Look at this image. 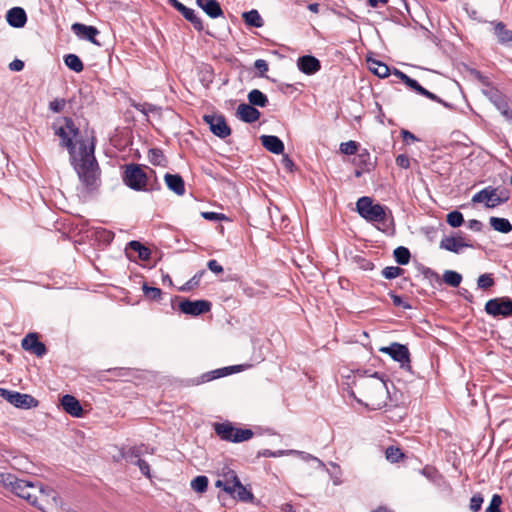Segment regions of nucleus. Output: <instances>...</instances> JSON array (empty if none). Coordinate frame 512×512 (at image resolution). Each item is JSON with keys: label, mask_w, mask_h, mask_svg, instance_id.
Returning a JSON list of instances; mask_svg holds the SVG:
<instances>
[{"label": "nucleus", "mask_w": 512, "mask_h": 512, "mask_svg": "<svg viewBox=\"0 0 512 512\" xmlns=\"http://www.w3.org/2000/svg\"><path fill=\"white\" fill-rule=\"evenodd\" d=\"M144 296L152 301H159L162 297V290L157 287H151L148 284L144 283L142 286Z\"/></svg>", "instance_id": "nucleus-41"}, {"label": "nucleus", "mask_w": 512, "mask_h": 512, "mask_svg": "<svg viewBox=\"0 0 512 512\" xmlns=\"http://www.w3.org/2000/svg\"><path fill=\"white\" fill-rule=\"evenodd\" d=\"M354 261L358 265V267L364 271H371L375 267L373 262H371L369 259H366L362 256H356L354 258Z\"/></svg>", "instance_id": "nucleus-52"}, {"label": "nucleus", "mask_w": 512, "mask_h": 512, "mask_svg": "<svg viewBox=\"0 0 512 512\" xmlns=\"http://www.w3.org/2000/svg\"><path fill=\"white\" fill-rule=\"evenodd\" d=\"M356 165L366 171H369L373 167L371 155L367 149H363L357 154Z\"/></svg>", "instance_id": "nucleus-35"}, {"label": "nucleus", "mask_w": 512, "mask_h": 512, "mask_svg": "<svg viewBox=\"0 0 512 512\" xmlns=\"http://www.w3.org/2000/svg\"><path fill=\"white\" fill-rule=\"evenodd\" d=\"M135 465H137L141 471V473L143 475H145L146 477L150 478L151 475H150V466L149 464L142 460V459H138L134 462Z\"/></svg>", "instance_id": "nucleus-60"}, {"label": "nucleus", "mask_w": 512, "mask_h": 512, "mask_svg": "<svg viewBox=\"0 0 512 512\" xmlns=\"http://www.w3.org/2000/svg\"><path fill=\"white\" fill-rule=\"evenodd\" d=\"M403 273H404V269H402L398 266H387L381 272L382 276L385 279H389V280L399 277Z\"/></svg>", "instance_id": "nucleus-47"}, {"label": "nucleus", "mask_w": 512, "mask_h": 512, "mask_svg": "<svg viewBox=\"0 0 512 512\" xmlns=\"http://www.w3.org/2000/svg\"><path fill=\"white\" fill-rule=\"evenodd\" d=\"M179 310L186 315L199 316L211 310V302L207 300L191 301L184 299L178 304Z\"/></svg>", "instance_id": "nucleus-11"}, {"label": "nucleus", "mask_w": 512, "mask_h": 512, "mask_svg": "<svg viewBox=\"0 0 512 512\" xmlns=\"http://www.w3.org/2000/svg\"><path fill=\"white\" fill-rule=\"evenodd\" d=\"M483 94L492 102L495 106L505 99V96L496 87L489 86L482 90Z\"/></svg>", "instance_id": "nucleus-39"}, {"label": "nucleus", "mask_w": 512, "mask_h": 512, "mask_svg": "<svg viewBox=\"0 0 512 512\" xmlns=\"http://www.w3.org/2000/svg\"><path fill=\"white\" fill-rule=\"evenodd\" d=\"M202 274H203V272H201L199 275L198 274L194 275L184 285L179 287L178 290L181 292H187V291L191 290L192 288H194L195 286H197L199 284Z\"/></svg>", "instance_id": "nucleus-53"}, {"label": "nucleus", "mask_w": 512, "mask_h": 512, "mask_svg": "<svg viewBox=\"0 0 512 512\" xmlns=\"http://www.w3.org/2000/svg\"><path fill=\"white\" fill-rule=\"evenodd\" d=\"M356 211L366 221L386 225L392 219L390 210L379 203L374 204L368 196L360 197L356 202Z\"/></svg>", "instance_id": "nucleus-4"}, {"label": "nucleus", "mask_w": 512, "mask_h": 512, "mask_svg": "<svg viewBox=\"0 0 512 512\" xmlns=\"http://www.w3.org/2000/svg\"><path fill=\"white\" fill-rule=\"evenodd\" d=\"M22 348L35 354L37 357H42L46 354L47 349L44 343L39 341L37 333H28L22 339Z\"/></svg>", "instance_id": "nucleus-14"}, {"label": "nucleus", "mask_w": 512, "mask_h": 512, "mask_svg": "<svg viewBox=\"0 0 512 512\" xmlns=\"http://www.w3.org/2000/svg\"><path fill=\"white\" fill-rule=\"evenodd\" d=\"M63 410L73 417H81L83 414L82 406L77 398L66 394L61 398Z\"/></svg>", "instance_id": "nucleus-19"}, {"label": "nucleus", "mask_w": 512, "mask_h": 512, "mask_svg": "<svg viewBox=\"0 0 512 512\" xmlns=\"http://www.w3.org/2000/svg\"><path fill=\"white\" fill-rule=\"evenodd\" d=\"M197 5L211 18L223 15V10L216 0H196Z\"/></svg>", "instance_id": "nucleus-24"}, {"label": "nucleus", "mask_w": 512, "mask_h": 512, "mask_svg": "<svg viewBox=\"0 0 512 512\" xmlns=\"http://www.w3.org/2000/svg\"><path fill=\"white\" fill-rule=\"evenodd\" d=\"M386 459L391 463H397L404 458V454L400 448L389 446L385 451Z\"/></svg>", "instance_id": "nucleus-43"}, {"label": "nucleus", "mask_w": 512, "mask_h": 512, "mask_svg": "<svg viewBox=\"0 0 512 512\" xmlns=\"http://www.w3.org/2000/svg\"><path fill=\"white\" fill-rule=\"evenodd\" d=\"M64 125H54L55 134L61 139V146L66 147L71 164L77 173L83 189L87 193H92L101 185V170L95 158L94 138L87 144L84 141L79 142V150L76 151L74 138L79 134V129L74 121L69 118H63Z\"/></svg>", "instance_id": "nucleus-1"}, {"label": "nucleus", "mask_w": 512, "mask_h": 512, "mask_svg": "<svg viewBox=\"0 0 512 512\" xmlns=\"http://www.w3.org/2000/svg\"><path fill=\"white\" fill-rule=\"evenodd\" d=\"M368 65H369L370 71L380 78H385L390 74L389 67L381 61L368 60Z\"/></svg>", "instance_id": "nucleus-31"}, {"label": "nucleus", "mask_w": 512, "mask_h": 512, "mask_svg": "<svg viewBox=\"0 0 512 512\" xmlns=\"http://www.w3.org/2000/svg\"><path fill=\"white\" fill-rule=\"evenodd\" d=\"M340 151L345 155H354L358 151V143L353 140L343 142L340 144Z\"/></svg>", "instance_id": "nucleus-49"}, {"label": "nucleus", "mask_w": 512, "mask_h": 512, "mask_svg": "<svg viewBox=\"0 0 512 512\" xmlns=\"http://www.w3.org/2000/svg\"><path fill=\"white\" fill-rule=\"evenodd\" d=\"M148 160L152 165L155 166H165L166 165V158L159 148H151L148 151Z\"/></svg>", "instance_id": "nucleus-37"}, {"label": "nucleus", "mask_w": 512, "mask_h": 512, "mask_svg": "<svg viewBox=\"0 0 512 512\" xmlns=\"http://www.w3.org/2000/svg\"><path fill=\"white\" fill-rule=\"evenodd\" d=\"M167 187L175 194L182 196L185 194V183L179 174L166 173L164 176Z\"/></svg>", "instance_id": "nucleus-23"}, {"label": "nucleus", "mask_w": 512, "mask_h": 512, "mask_svg": "<svg viewBox=\"0 0 512 512\" xmlns=\"http://www.w3.org/2000/svg\"><path fill=\"white\" fill-rule=\"evenodd\" d=\"M235 368H236V366H231V367H225L222 369H216L214 371H211L204 375V377L206 378L205 381H211L213 379L226 376L229 373H231L232 369H235Z\"/></svg>", "instance_id": "nucleus-48"}, {"label": "nucleus", "mask_w": 512, "mask_h": 512, "mask_svg": "<svg viewBox=\"0 0 512 512\" xmlns=\"http://www.w3.org/2000/svg\"><path fill=\"white\" fill-rule=\"evenodd\" d=\"M420 473L433 483H437L441 479L438 470L430 465H426L420 470Z\"/></svg>", "instance_id": "nucleus-44"}, {"label": "nucleus", "mask_w": 512, "mask_h": 512, "mask_svg": "<svg viewBox=\"0 0 512 512\" xmlns=\"http://www.w3.org/2000/svg\"><path fill=\"white\" fill-rule=\"evenodd\" d=\"M380 351L397 361L402 368H410V352L407 346L394 342L387 347H382Z\"/></svg>", "instance_id": "nucleus-9"}, {"label": "nucleus", "mask_w": 512, "mask_h": 512, "mask_svg": "<svg viewBox=\"0 0 512 512\" xmlns=\"http://www.w3.org/2000/svg\"><path fill=\"white\" fill-rule=\"evenodd\" d=\"M234 499H237L238 501L242 502H251L254 499L253 493L248 490L241 481L239 484L235 487L234 494H229Z\"/></svg>", "instance_id": "nucleus-32"}, {"label": "nucleus", "mask_w": 512, "mask_h": 512, "mask_svg": "<svg viewBox=\"0 0 512 512\" xmlns=\"http://www.w3.org/2000/svg\"><path fill=\"white\" fill-rule=\"evenodd\" d=\"M146 452V447L144 445L133 446L128 448L125 452L122 453L123 457L134 464V462Z\"/></svg>", "instance_id": "nucleus-34"}, {"label": "nucleus", "mask_w": 512, "mask_h": 512, "mask_svg": "<svg viewBox=\"0 0 512 512\" xmlns=\"http://www.w3.org/2000/svg\"><path fill=\"white\" fill-rule=\"evenodd\" d=\"M0 484L10 489L18 497L25 499L29 504L37 502L38 484L18 479L14 474L0 472Z\"/></svg>", "instance_id": "nucleus-3"}, {"label": "nucleus", "mask_w": 512, "mask_h": 512, "mask_svg": "<svg viewBox=\"0 0 512 512\" xmlns=\"http://www.w3.org/2000/svg\"><path fill=\"white\" fill-rule=\"evenodd\" d=\"M396 165L403 168V169H408L410 167V159L407 155L405 154H400L396 157Z\"/></svg>", "instance_id": "nucleus-63"}, {"label": "nucleus", "mask_w": 512, "mask_h": 512, "mask_svg": "<svg viewBox=\"0 0 512 512\" xmlns=\"http://www.w3.org/2000/svg\"><path fill=\"white\" fill-rule=\"evenodd\" d=\"M298 69L307 75H313L321 69L320 61L311 55H304L298 58Z\"/></svg>", "instance_id": "nucleus-17"}, {"label": "nucleus", "mask_w": 512, "mask_h": 512, "mask_svg": "<svg viewBox=\"0 0 512 512\" xmlns=\"http://www.w3.org/2000/svg\"><path fill=\"white\" fill-rule=\"evenodd\" d=\"M17 391L7 390L5 388H0V396L4 398L10 404H13L14 399L16 397Z\"/></svg>", "instance_id": "nucleus-61"}, {"label": "nucleus", "mask_w": 512, "mask_h": 512, "mask_svg": "<svg viewBox=\"0 0 512 512\" xmlns=\"http://www.w3.org/2000/svg\"><path fill=\"white\" fill-rule=\"evenodd\" d=\"M262 146L273 154H282L284 151V143L275 135L260 136Z\"/></svg>", "instance_id": "nucleus-22"}, {"label": "nucleus", "mask_w": 512, "mask_h": 512, "mask_svg": "<svg viewBox=\"0 0 512 512\" xmlns=\"http://www.w3.org/2000/svg\"><path fill=\"white\" fill-rule=\"evenodd\" d=\"M465 247H473V245L467 243L462 235H458L456 237L448 236L443 238L440 242L441 249H445L456 254L460 253Z\"/></svg>", "instance_id": "nucleus-16"}, {"label": "nucleus", "mask_w": 512, "mask_h": 512, "mask_svg": "<svg viewBox=\"0 0 512 512\" xmlns=\"http://www.w3.org/2000/svg\"><path fill=\"white\" fill-rule=\"evenodd\" d=\"M248 101L251 105L258 107H265L268 104L267 96L258 89L249 92Z\"/></svg>", "instance_id": "nucleus-33"}, {"label": "nucleus", "mask_w": 512, "mask_h": 512, "mask_svg": "<svg viewBox=\"0 0 512 512\" xmlns=\"http://www.w3.org/2000/svg\"><path fill=\"white\" fill-rule=\"evenodd\" d=\"M330 465L337 470L336 473H331L330 476H331V479L333 481V484L338 486V485H340L342 483V480H341V475H342L341 469H340L339 465L334 463V462H331Z\"/></svg>", "instance_id": "nucleus-59"}, {"label": "nucleus", "mask_w": 512, "mask_h": 512, "mask_svg": "<svg viewBox=\"0 0 512 512\" xmlns=\"http://www.w3.org/2000/svg\"><path fill=\"white\" fill-rule=\"evenodd\" d=\"M73 33L83 39H86L94 44H98L95 37L99 34V31L94 26H87L82 23H74L71 26Z\"/></svg>", "instance_id": "nucleus-18"}, {"label": "nucleus", "mask_w": 512, "mask_h": 512, "mask_svg": "<svg viewBox=\"0 0 512 512\" xmlns=\"http://www.w3.org/2000/svg\"><path fill=\"white\" fill-rule=\"evenodd\" d=\"M508 200V197H499L496 194V189L492 187H487L477 192L472 197V202L474 203H482L485 202L487 208H494L501 203H504Z\"/></svg>", "instance_id": "nucleus-12"}, {"label": "nucleus", "mask_w": 512, "mask_h": 512, "mask_svg": "<svg viewBox=\"0 0 512 512\" xmlns=\"http://www.w3.org/2000/svg\"><path fill=\"white\" fill-rule=\"evenodd\" d=\"M443 281L451 287H458L462 281V275L453 270H446L443 274Z\"/></svg>", "instance_id": "nucleus-40"}, {"label": "nucleus", "mask_w": 512, "mask_h": 512, "mask_svg": "<svg viewBox=\"0 0 512 512\" xmlns=\"http://www.w3.org/2000/svg\"><path fill=\"white\" fill-rule=\"evenodd\" d=\"M289 453H291L292 455H297L299 456L303 461H315L317 464H318V467L320 468H325V464L322 460H320L319 458L313 456L312 454H309L307 452H304V451H299V450H289Z\"/></svg>", "instance_id": "nucleus-45"}, {"label": "nucleus", "mask_w": 512, "mask_h": 512, "mask_svg": "<svg viewBox=\"0 0 512 512\" xmlns=\"http://www.w3.org/2000/svg\"><path fill=\"white\" fill-rule=\"evenodd\" d=\"M223 478L225 481V492L227 494H234L235 487L240 482L236 472L233 470H228L227 472L223 473Z\"/></svg>", "instance_id": "nucleus-29"}, {"label": "nucleus", "mask_w": 512, "mask_h": 512, "mask_svg": "<svg viewBox=\"0 0 512 512\" xmlns=\"http://www.w3.org/2000/svg\"><path fill=\"white\" fill-rule=\"evenodd\" d=\"M38 404V400L35 399L33 396L17 392L12 405H14L16 408L31 409L37 407Z\"/></svg>", "instance_id": "nucleus-25"}, {"label": "nucleus", "mask_w": 512, "mask_h": 512, "mask_svg": "<svg viewBox=\"0 0 512 512\" xmlns=\"http://www.w3.org/2000/svg\"><path fill=\"white\" fill-rule=\"evenodd\" d=\"M502 504V498L498 494H494L491 498L489 506L486 508V512H503L500 509Z\"/></svg>", "instance_id": "nucleus-51"}, {"label": "nucleus", "mask_w": 512, "mask_h": 512, "mask_svg": "<svg viewBox=\"0 0 512 512\" xmlns=\"http://www.w3.org/2000/svg\"><path fill=\"white\" fill-rule=\"evenodd\" d=\"M357 384L363 390L368 402L367 407L373 410L382 409L386 405L388 388L384 379L378 372H374L369 377H361Z\"/></svg>", "instance_id": "nucleus-2"}, {"label": "nucleus", "mask_w": 512, "mask_h": 512, "mask_svg": "<svg viewBox=\"0 0 512 512\" xmlns=\"http://www.w3.org/2000/svg\"><path fill=\"white\" fill-rule=\"evenodd\" d=\"M393 75H395L397 78H399L401 81H403L410 89H412L416 93H418L422 96H425L430 100H433L435 102L442 103L443 105L448 106L447 103L442 101L437 95H435L434 93H432V92L428 91L427 89H425L424 87H422L415 79H412L404 72L395 68L393 70Z\"/></svg>", "instance_id": "nucleus-10"}, {"label": "nucleus", "mask_w": 512, "mask_h": 512, "mask_svg": "<svg viewBox=\"0 0 512 512\" xmlns=\"http://www.w3.org/2000/svg\"><path fill=\"white\" fill-rule=\"evenodd\" d=\"M59 504L58 493L51 487L43 486L38 484L37 486V502L33 503L34 507H37L43 512H51L53 508Z\"/></svg>", "instance_id": "nucleus-7"}, {"label": "nucleus", "mask_w": 512, "mask_h": 512, "mask_svg": "<svg viewBox=\"0 0 512 512\" xmlns=\"http://www.w3.org/2000/svg\"><path fill=\"white\" fill-rule=\"evenodd\" d=\"M446 221L451 227L457 228L463 224L464 218L461 212L455 210L447 214Z\"/></svg>", "instance_id": "nucleus-46"}, {"label": "nucleus", "mask_w": 512, "mask_h": 512, "mask_svg": "<svg viewBox=\"0 0 512 512\" xmlns=\"http://www.w3.org/2000/svg\"><path fill=\"white\" fill-rule=\"evenodd\" d=\"M65 65L72 71L80 73L84 69L82 60L76 54H67L64 57Z\"/></svg>", "instance_id": "nucleus-36"}, {"label": "nucleus", "mask_w": 512, "mask_h": 512, "mask_svg": "<svg viewBox=\"0 0 512 512\" xmlns=\"http://www.w3.org/2000/svg\"><path fill=\"white\" fill-rule=\"evenodd\" d=\"M494 33L500 44L508 45L512 42V30L507 29L503 22L494 23Z\"/></svg>", "instance_id": "nucleus-26"}, {"label": "nucleus", "mask_w": 512, "mask_h": 512, "mask_svg": "<svg viewBox=\"0 0 512 512\" xmlns=\"http://www.w3.org/2000/svg\"><path fill=\"white\" fill-rule=\"evenodd\" d=\"M208 478L204 475H199L191 481V488L198 493H204L208 488Z\"/></svg>", "instance_id": "nucleus-42"}, {"label": "nucleus", "mask_w": 512, "mask_h": 512, "mask_svg": "<svg viewBox=\"0 0 512 512\" xmlns=\"http://www.w3.org/2000/svg\"><path fill=\"white\" fill-rule=\"evenodd\" d=\"M388 295L390 296L393 304L396 307H402L403 309H411L412 308V306L409 303L403 301L402 297L395 294L394 292H389Z\"/></svg>", "instance_id": "nucleus-55"}, {"label": "nucleus", "mask_w": 512, "mask_h": 512, "mask_svg": "<svg viewBox=\"0 0 512 512\" xmlns=\"http://www.w3.org/2000/svg\"><path fill=\"white\" fill-rule=\"evenodd\" d=\"M6 20L14 28H22L27 22V15L23 8L13 7L7 11Z\"/></svg>", "instance_id": "nucleus-21"}, {"label": "nucleus", "mask_w": 512, "mask_h": 512, "mask_svg": "<svg viewBox=\"0 0 512 512\" xmlns=\"http://www.w3.org/2000/svg\"><path fill=\"white\" fill-rule=\"evenodd\" d=\"M204 121L209 125L211 132L221 139H224L231 134V129L227 125L223 115H205Z\"/></svg>", "instance_id": "nucleus-13"}, {"label": "nucleus", "mask_w": 512, "mask_h": 512, "mask_svg": "<svg viewBox=\"0 0 512 512\" xmlns=\"http://www.w3.org/2000/svg\"><path fill=\"white\" fill-rule=\"evenodd\" d=\"M207 267L210 271H212L215 274H220L223 272V267L215 259L209 260L207 263Z\"/></svg>", "instance_id": "nucleus-64"}, {"label": "nucleus", "mask_w": 512, "mask_h": 512, "mask_svg": "<svg viewBox=\"0 0 512 512\" xmlns=\"http://www.w3.org/2000/svg\"><path fill=\"white\" fill-rule=\"evenodd\" d=\"M123 182L132 190H146L148 176L145 171L137 164H128L123 174Z\"/></svg>", "instance_id": "nucleus-6"}, {"label": "nucleus", "mask_w": 512, "mask_h": 512, "mask_svg": "<svg viewBox=\"0 0 512 512\" xmlns=\"http://www.w3.org/2000/svg\"><path fill=\"white\" fill-rule=\"evenodd\" d=\"M470 74L477 79L483 86L486 88H489V86H492L489 78L487 76H484L480 71L476 69H471Z\"/></svg>", "instance_id": "nucleus-56"}, {"label": "nucleus", "mask_w": 512, "mask_h": 512, "mask_svg": "<svg viewBox=\"0 0 512 512\" xmlns=\"http://www.w3.org/2000/svg\"><path fill=\"white\" fill-rule=\"evenodd\" d=\"M489 222L491 227L498 232L509 233L512 231V224L506 218L491 217Z\"/></svg>", "instance_id": "nucleus-30"}, {"label": "nucleus", "mask_w": 512, "mask_h": 512, "mask_svg": "<svg viewBox=\"0 0 512 512\" xmlns=\"http://www.w3.org/2000/svg\"><path fill=\"white\" fill-rule=\"evenodd\" d=\"M242 18H243L244 22L251 27L260 28L264 24V21H263L261 15L255 9L244 12L242 14Z\"/></svg>", "instance_id": "nucleus-28"}, {"label": "nucleus", "mask_w": 512, "mask_h": 512, "mask_svg": "<svg viewBox=\"0 0 512 512\" xmlns=\"http://www.w3.org/2000/svg\"><path fill=\"white\" fill-rule=\"evenodd\" d=\"M215 433L224 441L240 443L253 437L251 429L236 428L231 422L215 423Z\"/></svg>", "instance_id": "nucleus-5"}, {"label": "nucleus", "mask_w": 512, "mask_h": 512, "mask_svg": "<svg viewBox=\"0 0 512 512\" xmlns=\"http://www.w3.org/2000/svg\"><path fill=\"white\" fill-rule=\"evenodd\" d=\"M485 311L494 317L512 316V300L507 297L490 299L485 304Z\"/></svg>", "instance_id": "nucleus-8"}, {"label": "nucleus", "mask_w": 512, "mask_h": 512, "mask_svg": "<svg viewBox=\"0 0 512 512\" xmlns=\"http://www.w3.org/2000/svg\"><path fill=\"white\" fill-rule=\"evenodd\" d=\"M254 67L259 71L260 77H265L266 72L268 71V63L264 59H257L254 62Z\"/></svg>", "instance_id": "nucleus-58"}, {"label": "nucleus", "mask_w": 512, "mask_h": 512, "mask_svg": "<svg viewBox=\"0 0 512 512\" xmlns=\"http://www.w3.org/2000/svg\"><path fill=\"white\" fill-rule=\"evenodd\" d=\"M66 106V100L63 98H56L49 103V109L54 113H60Z\"/></svg>", "instance_id": "nucleus-54"}, {"label": "nucleus", "mask_w": 512, "mask_h": 512, "mask_svg": "<svg viewBox=\"0 0 512 512\" xmlns=\"http://www.w3.org/2000/svg\"><path fill=\"white\" fill-rule=\"evenodd\" d=\"M169 3L177 11H179L186 20L191 22L196 30H198V31L203 30L202 20L200 19V17H198L196 15V13L193 9L186 7L184 4H182L178 0H169Z\"/></svg>", "instance_id": "nucleus-15"}, {"label": "nucleus", "mask_w": 512, "mask_h": 512, "mask_svg": "<svg viewBox=\"0 0 512 512\" xmlns=\"http://www.w3.org/2000/svg\"><path fill=\"white\" fill-rule=\"evenodd\" d=\"M477 285L480 289H488L494 285V279L490 274H482L478 277Z\"/></svg>", "instance_id": "nucleus-50"}, {"label": "nucleus", "mask_w": 512, "mask_h": 512, "mask_svg": "<svg viewBox=\"0 0 512 512\" xmlns=\"http://www.w3.org/2000/svg\"><path fill=\"white\" fill-rule=\"evenodd\" d=\"M237 117L245 123L256 122L260 118V112L253 105L242 103L238 106Z\"/></svg>", "instance_id": "nucleus-20"}, {"label": "nucleus", "mask_w": 512, "mask_h": 512, "mask_svg": "<svg viewBox=\"0 0 512 512\" xmlns=\"http://www.w3.org/2000/svg\"><path fill=\"white\" fill-rule=\"evenodd\" d=\"M483 503V497L480 494L473 495L470 499V510L472 512H478L481 509Z\"/></svg>", "instance_id": "nucleus-57"}, {"label": "nucleus", "mask_w": 512, "mask_h": 512, "mask_svg": "<svg viewBox=\"0 0 512 512\" xmlns=\"http://www.w3.org/2000/svg\"><path fill=\"white\" fill-rule=\"evenodd\" d=\"M202 217L209 221H220L226 219L224 214L216 213V212H202Z\"/></svg>", "instance_id": "nucleus-62"}, {"label": "nucleus", "mask_w": 512, "mask_h": 512, "mask_svg": "<svg viewBox=\"0 0 512 512\" xmlns=\"http://www.w3.org/2000/svg\"><path fill=\"white\" fill-rule=\"evenodd\" d=\"M128 250L137 252L138 258L143 261H148L151 257L150 249L136 240L130 241L127 244L126 251Z\"/></svg>", "instance_id": "nucleus-27"}, {"label": "nucleus", "mask_w": 512, "mask_h": 512, "mask_svg": "<svg viewBox=\"0 0 512 512\" xmlns=\"http://www.w3.org/2000/svg\"><path fill=\"white\" fill-rule=\"evenodd\" d=\"M393 256L399 265H407L410 261L411 253L408 248L399 246L394 250Z\"/></svg>", "instance_id": "nucleus-38"}]
</instances>
